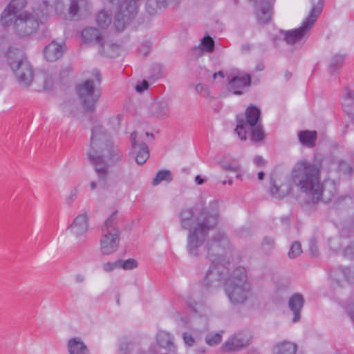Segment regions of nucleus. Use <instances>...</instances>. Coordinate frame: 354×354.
<instances>
[{
  "label": "nucleus",
  "mask_w": 354,
  "mask_h": 354,
  "mask_svg": "<svg viewBox=\"0 0 354 354\" xmlns=\"http://www.w3.org/2000/svg\"><path fill=\"white\" fill-rule=\"evenodd\" d=\"M218 216L216 209L199 204L184 207L178 212L180 227L188 231V252L197 257L205 250L207 258L213 263L225 261L229 265L232 257L227 236L223 232H217L207 241L209 231L218 223Z\"/></svg>",
  "instance_id": "nucleus-1"
},
{
  "label": "nucleus",
  "mask_w": 354,
  "mask_h": 354,
  "mask_svg": "<svg viewBox=\"0 0 354 354\" xmlns=\"http://www.w3.org/2000/svg\"><path fill=\"white\" fill-rule=\"evenodd\" d=\"M292 177L295 185L311 203H328L337 193L335 181L327 179L321 183L319 168L306 161H299L294 166Z\"/></svg>",
  "instance_id": "nucleus-2"
},
{
  "label": "nucleus",
  "mask_w": 354,
  "mask_h": 354,
  "mask_svg": "<svg viewBox=\"0 0 354 354\" xmlns=\"http://www.w3.org/2000/svg\"><path fill=\"white\" fill-rule=\"evenodd\" d=\"M88 157L94 165L100 180L104 182L109 168L105 160L117 162L122 159L123 154L120 148L114 145L106 129L97 124L92 129Z\"/></svg>",
  "instance_id": "nucleus-3"
},
{
  "label": "nucleus",
  "mask_w": 354,
  "mask_h": 354,
  "mask_svg": "<svg viewBox=\"0 0 354 354\" xmlns=\"http://www.w3.org/2000/svg\"><path fill=\"white\" fill-rule=\"evenodd\" d=\"M27 0H12L1 15V25L19 37H27L35 32L40 19L35 12L26 10Z\"/></svg>",
  "instance_id": "nucleus-4"
},
{
  "label": "nucleus",
  "mask_w": 354,
  "mask_h": 354,
  "mask_svg": "<svg viewBox=\"0 0 354 354\" xmlns=\"http://www.w3.org/2000/svg\"><path fill=\"white\" fill-rule=\"evenodd\" d=\"M224 288L232 305L241 306L245 304L251 290L245 268H234L226 280Z\"/></svg>",
  "instance_id": "nucleus-5"
},
{
  "label": "nucleus",
  "mask_w": 354,
  "mask_h": 354,
  "mask_svg": "<svg viewBox=\"0 0 354 354\" xmlns=\"http://www.w3.org/2000/svg\"><path fill=\"white\" fill-rule=\"evenodd\" d=\"M82 1L83 0H38L33 11L40 20H46L53 15H67L73 19L79 16Z\"/></svg>",
  "instance_id": "nucleus-6"
},
{
  "label": "nucleus",
  "mask_w": 354,
  "mask_h": 354,
  "mask_svg": "<svg viewBox=\"0 0 354 354\" xmlns=\"http://www.w3.org/2000/svg\"><path fill=\"white\" fill-rule=\"evenodd\" d=\"M261 111L255 106L248 107L245 115L237 116V124L234 132L241 140H245L247 133L250 132L254 141H261L264 138L262 126L259 122Z\"/></svg>",
  "instance_id": "nucleus-7"
},
{
  "label": "nucleus",
  "mask_w": 354,
  "mask_h": 354,
  "mask_svg": "<svg viewBox=\"0 0 354 354\" xmlns=\"http://www.w3.org/2000/svg\"><path fill=\"white\" fill-rule=\"evenodd\" d=\"M312 3L313 7L309 15L303 21L299 28L281 31L287 44L301 45L304 42L323 8V0H312Z\"/></svg>",
  "instance_id": "nucleus-8"
},
{
  "label": "nucleus",
  "mask_w": 354,
  "mask_h": 354,
  "mask_svg": "<svg viewBox=\"0 0 354 354\" xmlns=\"http://www.w3.org/2000/svg\"><path fill=\"white\" fill-rule=\"evenodd\" d=\"M118 222V212L115 211L105 220L102 227L100 250L103 255H111L119 248L120 230Z\"/></svg>",
  "instance_id": "nucleus-9"
},
{
  "label": "nucleus",
  "mask_w": 354,
  "mask_h": 354,
  "mask_svg": "<svg viewBox=\"0 0 354 354\" xmlns=\"http://www.w3.org/2000/svg\"><path fill=\"white\" fill-rule=\"evenodd\" d=\"M8 64L19 84L27 88L33 80L32 66L24 52L18 48H10L7 53Z\"/></svg>",
  "instance_id": "nucleus-10"
},
{
  "label": "nucleus",
  "mask_w": 354,
  "mask_h": 354,
  "mask_svg": "<svg viewBox=\"0 0 354 354\" xmlns=\"http://www.w3.org/2000/svg\"><path fill=\"white\" fill-rule=\"evenodd\" d=\"M8 64L19 84L27 88L33 80L32 66L24 52L18 48H10L7 53Z\"/></svg>",
  "instance_id": "nucleus-11"
},
{
  "label": "nucleus",
  "mask_w": 354,
  "mask_h": 354,
  "mask_svg": "<svg viewBox=\"0 0 354 354\" xmlns=\"http://www.w3.org/2000/svg\"><path fill=\"white\" fill-rule=\"evenodd\" d=\"M93 77L84 81L77 86L80 101L87 111H93L98 101L101 91L99 85L101 82V74L97 69L93 71Z\"/></svg>",
  "instance_id": "nucleus-12"
},
{
  "label": "nucleus",
  "mask_w": 354,
  "mask_h": 354,
  "mask_svg": "<svg viewBox=\"0 0 354 354\" xmlns=\"http://www.w3.org/2000/svg\"><path fill=\"white\" fill-rule=\"evenodd\" d=\"M106 1L115 6L116 12L113 24L118 31H122L137 15L138 5L136 0Z\"/></svg>",
  "instance_id": "nucleus-13"
},
{
  "label": "nucleus",
  "mask_w": 354,
  "mask_h": 354,
  "mask_svg": "<svg viewBox=\"0 0 354 354\" xmlns=\"http://www.w3.org/2000/svg\"><path fill=\"white\" fill-rule=\"evenodd\" d=\"M211 265L205 272L203 284L208 288L216 289L225 283L229 274V268L225 261H211Z\"/></svg>",
  "instance_id": "nucleus-14"
},
{
  "label": "nucleus",
  "mask_w": 354,
  "mask_h": 354,
  "mask_svg": "<svg viewBox=\"0 0 354 354\" xmlns=\"http://www.w3.org/2000/svg\"><path fill=\"white\" fill-rule=\"evenodd\" d=\"M131 151L136 162L143 165L149 158V151L147 144L144 142L142 136H138L136 131L131 133L130 136Z\"/></svg>",
  "instance_id": "nucleus-15"
},
{
  "label": "nucleus",
  "mask_w": 354,
  "mask_h": 354,
  "mask_svg": "<svg viewBox=\"0 0 354 354\" xmlns=\"http://www.w3.org/2000/svg\"><path fill=\"white\" fill-rule=\"evenodd\" d=\"M252 339V332L243 330L234 333L222 346L224 351H236L250 344Z\"/></svg>",
  "instance_id": "nucleus-16"
},
{
  "label": "nucleus",
  "mask_w": 354,
  "mask_h": 354,
  "mask_svg": "<svg viewBox=\"0 0 354 354\" xmlns=\"http://www.w3.org/2000/svg\"><path fill=\"white\" fill-rule=\"evenodd\" d=\"M292 183L295 185L292 175L290 177L281 176L276 180L270 181L269 193L274 198L282 199L290 193Z\"/></svg>",
  "instance_id": "nucleus-17"
},
{
  "label": "nucleus",
  "mask_w": 354,
  "mask_h": 354,
  "mask_svg": "<svg viewBox=\"0 0 354 354\" xmlns=\"http://www.w3.org/2000/svg\"><path fill=\"white\" fill-rule=\"evenodd\" d=\"M248 1L253 4L254 14L259 24H267L270 21L272 15V6L275 1L248 0Z\"/></svg>",
  "instance_id": "nucleus-18"
},
{
  "label": "nucleus",
  "mask_w": 354,
  "mask_h": 354,
  "mask_svg": "<svg viewBox=\"0 0 354 354\" xmlns=\"http://www.w3.org/2000/svg\"><path fill=\"white\" fill-rule=\"evenodd\" d=\"M68 230L76 239L82 243H85L84 237L88 230V216L86 212L77 215L73 223L68 226Z\"/></svg>",
  "instance_id": "nucleus-19"
},
{
  "label": "nucleus",
  "mask_w": 354,
  "mask_h": 354,
  "mask_svg": "<svg viewBox=\"0 0 354 354\" xmlns=\"http://www.w3.org/2000/svg\"><path fill=\"white\" fill-rule=\"evenodd\" d=\"M156 343L162 348L171 354L177 352L178 346L175 343V337L171 333L165 330H159L156 334Z\"/></svg>",
  "instance_id": "nucleus-20"
},
{
  "label": "nucleus",
  "mask_w": 354,
  "mask_h": 354,
  "mask_svg": "<svg viewBox=\"0 0 354 354\" xmlns=\"http://www.w3.org/2000/svg\"><path fill=\"white\" fill-rule=\"evenodd\" d=\"M65 50V43L54 40L44 49V55L48 62H55L61 58Z\"/></svg>",
  "instance_id": "nucleus-21"
},
{
  "label": "nucleus",
  "mask_w": 354,
  "mask_h": 354,
  "mask_svg": "<svg viewBox=\"0 0 354 354\" xmlns=\"http://www.w3.org/2000/svg\"><path fill=\"white\" fill-rule=\"evenodd\" d=\"M99 53L107 57H114L119 55L120 51V45L113 42L106 37L101 41L97 46Z\"/></svg>",
  "instance_id": "nucleus-22"
},
{
  "label": "nucleus",
  "mask_w": 354,
  "mask_h": 354,
  "mask_svg": "<svg viewBox=\"0 0 354 354\" xmlns=\"http://www.w3.org/2000/svg\"><path fill=\"white\" fill-rule=\"evenodd\" d=\"M251 83V78L249 75H241L235 76L229 81L228 90L234 94H242L241 89L249 86Z\"/></svg>",
  "instance_id": "nucleus-23"
},
{
  "label": "nucleus",
  "mask_w": 354,
  "mask_h": 354,
  "mask_svg": "<svg viewBox=\"0 0 354 354\" xmlns=\"http://www.w3.org/2000/svg\"><path fill=\"white\" fill-rule=\"evenodd\" d=\"M304 298L300 294L293 295L289 299L288 306L293 313L292 322H297L301 318V310L304 306Z\"/></svg>",
  "instance_id": "nucleus-24"
},
{
  "label": "nucleus",
  "mask_w": 354,
  "mask_h": 354,
  "mask_svg": "<svg viewBox=\"0 0 354 354\" xmlns=\"http://www.w3.org/2000/svg\"><path fill=\"white\" fill-rule=\"evenodd\" d=\"M330 276L339 283L344 279L350 283H354V267L338 268L331 272Z\"/></svg>",
  "instance_id": "nucleus-25"
},
{
  "label": "nucleus",
  "mask_w": 354,
  "mask_h": 354,
  "mask_svg": "<svg viewBox=\"0 0 354 354\" xmlns=\"http://www.w3.org/2000/svg\"><path fill=\"white\" fill-rule=\"evenodd\" d=\"M180 0H146L145 10L149 15H155L169 4L176 3Z\"/></svg>",
  "instance_id": "nucleus-26"
},
{
  "label": "nucleus",
  "mask_w": 354,
  "mask_h": 354,
  "mask_svg": "<svg viewBox=\"0 0 354 354\" xmlns=\"http://www.w3.org/2000/svg\"><path fill=\"white\" fill-rule=\"evenodd\" d=\"M153 113L158 118H164L169 115V103L165 98L158 99L151 106Z\"/></svg>",
  "instance_id": "nucleus-27"
},
{
  "label": "nucleus",
  "mask_w": 354,
  "mask_h": 354,
  "mask_svg": "<svg viewBox=\"0 0 354 354\" xmlns=\"http://www.w3.org/2000/svg\"><path fill=\"white\" fill-rule=\"evenodd\" d=\"M82 37L85 41L98 46L105 36L102 35L98 29L88 27L82 30Z\"/></svg>",
  "instance_id": "nucleus-28"
},
{
  "label": "nucleus",
  "mask_w": 354,
  "mask_h": 354,
  "mask_svg": "<svg viewBox=\"0 0 354 354\" xmlns=\"http://www.w3.org/2000/svg\"><path fill=\"white\" fill-rule=\"evenodd\" d=\"M297 350V345L287 340L279 342L272 347L273 354H295Z\"/></svg>",
  "instance_id": "nucleus-29"
},
{
  "label": "nucleus",
  "mask_w": 354,
  "mask_h": 354,
  "mask_svg": "<svg viewBox=\"0 0 354 354\" xmlns=\"http://www.w3.org/2000/svg\"><path fill=\"white\" fill-rule=\"evenodd\" d=\"M95 22L100 28L106 29L113 22L111 12L105 8L100 10L95 15Z\"/></svg>",
  "instance_id": "nucleus-30"
},
{
  "label": "nucleus",
  "mask_w": 354,
  "mask_h": 354,
  "mask_svg": "<svg viewBox=\"0 0 354 354\" xmlns=\"http://www.w3.org/2000/svg\"><path fill=\"white\" fill-rule=\"evenodd\" d=\"M67 347L69 354H83L88 351L87 346L80 337L69 339Z\"/></svg>",
  "instance_id": "nucleus-31"
},
{
  "label": "nucleus",
  "mask_w": 354,
  "mask_h": 354,
  "mask_svg": "<svg viewBox=\"0 0 354 354\" xmlns=\"http://www.w3.org/2000/svg\"><path fill=\"white\" fill-rule=\"evenodd\" d=\"M299 141L309 147H313L315 145L317 140V132L315 131H302L299 133Z\"/></svg>",
  "instance_id": "nucleus-32"
},
{
  "label": "nucleus",
  "mask_w": 354,
  "mask_h": 354,
  "mask_svg": "<svg viewBox=\"0 0 354 354\" xmlns=\"http://www.w3.org/2000/svg\"><path fill=\"white\" fill-rule=\"evenodd\" d=\"M171 180V173L169 170H160L153 178L152 185L156 186L164 180L170 182Z\"/></svg>",
  "instance_id": "nucleus-33"
},
{
  "label": "nucleus",
  "mask_w": 354,
  "mask_h": 354,
  "mask_svg": "<svg viewBox=\"0 0 354 354\" xmlns=\"http://www.w3.org/2000/svg\"><path fill=\"white\" fill-rule=\"evenodd\" d=\"M345 59V55L343 54H335L329 63V70L330 73H333L344 62Z\"/></svg>",
  "instance_id": "nucleus-34"
},
{
  "label": "nucleus",
  "mask_w": 354,
  "mask_h": 354,
  "mask_svg": "<svg viewBox=\"0 0 354 354\" xmlns=\"http://www.w3.org/2000/svg\"><path fill=\"white\" fill-rule=\"evenodd\" d=\"M275 242L272 237L265 236L262 239L261 248L262 251L266 254H270L274 248Z\"/></svg>",
  "instance_id": "nucleus-35"
},
{
  "label": "nucleus",
  "mask_w": 354,
  "mask_h": 354,
  "mask_svg": "<svg viewBox=\"0 0 354 354\" xmlns=\"http://www.w3.org/2000/svg\"><path fill=\"white\" fill-rule=\"evenodd\" d=\"M223 332L209 333L205 337V342L211 346L220 344L222 341Z\"/></svg>",
  "instance_id": "nucleus-36"
},
{
  "label": "nucleus",
  "mask_w": 354,
  "mask_h": 354,
  "mask_svg": "<svg viewBox=\"0 0 354 354\" xmlns=\"http://www.w3.org/2000/svg\"><path fill=\"white\" fill-rule=\"evenodd\" d=\"M201 45L202 50L207 53H212L214 49V41L209 35H205L201 39Z\"/></svg>",
  "instance_id": "nucleus-37"
},
{
  "label": "nucleus",
  "mask_w": 354,
  "mask_h": 354,
  "mask_svg": "<svg viewBox=\"0 0 354 354\" xmlns=\"http://www.w3.org/2000/svg\"><path fill=\"white\" fill-rule=\"evenodd\" d=\"M218 163L222 167V169L225 171H239L241 168V165L237 160H233L230 162L219 160Z\"/></svg>",
  "instance_id": "nucleus-38"
},
{
  "label": "nucleus",
  "mask_w": 354,
  "mask_h": 354,
  "mask_svg": "<svg viewBox=\"0 0 354 354\" xmlns=\"http://www.w3.org/2000/svg\"><path fill=\"white\" fill-rule=\"evenodd\" d=\"M354 102V92L346 90V93L343 95L342 105L345 111L349 112V107Z\"/></svg>",
  "instance_id": "nucleus-39"
},
{
  "label": "nucleus",
  "mask_w": 354,
  "mask_h": 354,
  "mask_svg": "<svg viewBox=\"0 0 354 354\" xmlns=\"http://www.w3.org/2000/svg\"><path fill=\"white\" fill-rule=\"evenodd\" d=\"M302 253V248L301 243L299 241H294L288 252V257L290 259H295Z\"/></svg>",
  "instance_id": "nucleus-40"
},
{
  "label": "nucleus",
  "mask_w": 354,
  "mask_h": 354,
  "mask_svg": "<svg viewBox=\"0 0 354 354\" xmlns=\"http://www.w3.org/2000/svg\"><path fill=\"white\" fill-rule=\"evenodd\" d=\"M119 268L124 270H132L138 266V262L133 259H129L127 260H118Z\"/></svg>",
  "instance_id": "nucleus-41"
},
{
  "label": "nucleus",
  "mask_w": 354,
  "mask_h": 354,
  "mask_svg": "<svg viewBox=\"0 0 354 354\" xmlns=\"http://www.w3.org/2000/svg\"><path fill=\"white\" fill-rule=\"evenodd\" d=\"M332 165L337 166L338 167L337 169L340 172H342V173L346 174L351 173L352 168H351V165H349L344 161H342V160L335 161L332 163Z\"/></svg>",
  "instance_id": "nucleus-42"
},
{
  "label": "nucleus",
  "mask_w": 354,
  "mask_h": 354,
  "mask_svg": "<svg viewBox=\"0 0 354 354\" xmlns=\"http://www.w3.org/2000/svg\"><path fill=\"white\" fill-rule=\"evenodd\" d=\"M186 302L187 306L195 313H197L199 312L201 304L196 301V299L192 297L189 296L186 299Z\"/></svg>",
  "instance_id": "nucleus-43"
},
{
  "label": "nucleus",
  "mask_w": 354,
  "mask_h": 354,
  "mask_svg": "<svg viewBox=\"0 0 354 354\" xmlns=\"http://www.w3.org/2000/svg\"><path fill=\"white\" fill-rule=\"evenodd\" d=\"M102 268L106 272H111L114 270L119 268L118 260L113 262H105L102 265Z\"/></svg>",
  "instance_id": "nucleus-44"
},
{
  "label": "nucleus",
  "mask_w": 354,
  "mask_h": 354,
  "mask_svg": "<svg viewBox=\"0 0 354 354\" xmlns=\"http://www.w3.org/2000/svg\"><path fill=\"white\" fill-rule=\"evenodd\" d=\"M342 254L345 257L354 259V241L344 249Z\"/></svg>",
  "instance_id": "nucleus-45"
},
{
  "label": "nucleus",
  "mask_w": 354,
  "mask_h": 354,
  "mask_svg": "<svg viewBox=\"0 0 354 354\" xmlns=\"http://www.w3.org/2000/svg\"><path fill=\"white\" fill-rule=\"evenodd\" d=\"M309 251L313 256L318 255V247H317V241L315 238H312L309 241Z\"/></svg>",
  "instance_id": "nucleus-46"
},
{
  "label": "nucleus",
  "mask_w": 354,
  "mask_h": 354,
  "mask_svg": "<svg viewBox=\"0 0 354 354\" xmlns=\"http://www.w3.org/2000/svg\"><path fill=\"white\" fill-rule=\"evenodd\" d=\"M78 194V189L77 187H74L72 189L67 197L66 198V202L67 204L71 205L72 203H73L76 198H77Z\"/></svg>",
  "instance_id": "nucleus-47"
},
{
  "label": "nucleus",
  "mask_w": 354,
  "mask_h": 354,
  "mask_svg": "<svg viewBox=\"0 0 354 354\" xmlns=\"http://www.w3.org/2000/svg\"><path fill=\"white\" fill-rule=\"evenodd\" d=\"M183 339L185 344L188 346H194L195 339L193 336L189 333L185 332L183 333Z\"/></svg>",
  "instance_id": "nucleus-48"
},
{
  "label": "nucleus",
  "mask_w": 354,
  "mask_h": 354,
  "mask_svg": "<svg viewBox=\"0 0 354 354\" xmlns=\"http://www.w3.org/2000/svg\"><path fill=\"white\" fill-rule=\"evenodd\" d=\"M149 84L147 80H143L140 84H138L136 86V90L138 93H142L145 90H147L148 88Z\"/></svg>",
  "instance_id": "nucleus-49"
},
{
  "label": "nucleus",
  "mask_w": 354,
  "mask_h": 354,
  "mask_svg": "<svg viewBox=\"0 0 354 354\" xmlns=\"http://www.w3.org/2000/svg\"><path fill=\"white\" fill-rule=\"evenodd\" d=\"M195 91L198 93H202L204 92V95L208 96L209 95V91L205 87V85L203 84H198L195 86Z\"/></svg>",
  "instance_id": "nucleus-50"
},
{
  "label": "nucleus",
  "mask_w": 354,
  "mask_h": 354,
  "mask_svg": "<svg viewBox=\"0 0 354 354\" xmlns=\"http://www.w3.org/2000/svg\"><path fill=\"white\" fill-rule=\"evenodd\" d=\"M254 163L257 167H263L266 165V160L261 156H257L254 158Z\"/></svg>",
  "instance_id": "nucleus-51"
},
{
  "label": "nucleus",
  "mask_w": 354,
  "mask_h": 354,
  "mask_svg": "<svg viewBox=\"0 0 354 354\" xmlns=\"http://www.w3.org/2000/svg\"><path fill=\"white\" fill-rule=\"evenodd\" d=\"M85 280V277L82 274H77L75 276V281L77 283H83Z\"/></svg>",
  "instance_id": "nucleus-52"
},
{
  "label": "nucleus",
  "mask_w": 354,
  "mask_h": 354,
  "mask_svg": "<svg viewBox=\"0 0 354 354\" xmlns=\"http://www.w3.org/2000/svg\"><path fill=\"white\" fill-rule=\"evenodd\" d=\"M252 48L250 44H246L241 46V50L243 53H248Z\"/></svg>",
  "instance_id": "nucleus-53"
},
{
  "label": "nucleus",
  "mask_w": 354,
  "mask_h": 354,
  "mask_svg": "<svg viewBox=\"0 0 354 354\" xmlns=\"http://www.w3.org/2000/svg\"><path fill=\"white\" fill-rule=\"evenodd\" d=\"M205 180L203 179L199 175L195 177V182L198 185H202L204 183Z\"/></svg>",
  "instance_id": "nucleus-54"
},
{
  "label": "nucleus",
  "mask_w": 354,
  "mask_h": 354,
  "mask_svg": "<svg viewBox=\"0 0 354 354\" xmlns=\"http://www.w3.org/2000/svg\"><path fill=\"white\" fill-rule=\"evenodd\" d=\"M264 175L265 174H264L263 171H259L258 173V179L260 180H263V178H264Z\"/></svg>",
  "instance_id": "nucleus-55"
},
{
  "label": "nucleus",
  "mask_w": 354,
  "mask_h": 354,
  "mask_svg": "<svg viewBox=\"0 0 354 354\" xmlns=\"http://www.w3.org/2000/svg\"><path fill=\"white\" fill-rule=\"evenodd\" d=\"M97 187V183L95 181L91 183V188L92 190H95Z\"/></svg>",
  "instance_id": "nucleus-56"
},
{
  "label": "nucleus",
  "mask_w": 354,
  "mask_h": 354,
  "mask_svg": "<svg viewBox=\"0 0 354 354\" xmlns=\"http://www.w3.org/2000/svg\"><path fill=\"white\" fill-rule=\"evenodd\" d=\"M350 317L354 323V310H353L350 313Z\"/></svg>",
  "instance_id": "nucleus-57"
},
{
  "label": "nucleus",
  "mask_w": 354,
  "mask_h": 354,
  "mask_svg": "<svg viewBox=\"0 0 354 354\" xmlns=\"http://www.w3.org/2000/svg\"><path fill=\"white\" fill-rule=\"evenodd\" d=\"M217 75L221 77V78H223L224 77V74L222 71H218V73H216Z\"/></svg>",
  "instance_id": "nucleus-58"
},
{
  "label": "nucleus",
  "mask_w": 354,
  "mask_h": 354,
  "mask_svg": "<svg viewBox=\"0 0 354 354\" xmlns=\"http://www.w3.org/2000/svg\"><path fill=\"white\" fill-rule=\"evenodd\" d=\"M145 136L146 137L151 136L152 138H153V135L152 133H148V132H146V133H145Z\"/></svg>",
  "instance_id": "nucleus-59"
},
{
  "label": "nucleus",
  "mask_w": 354,
  "mask_h": 354,
  "mask_svg": "<svg viewBox=\"0 0 354 354\" xmlns=\"http://www.w3.org/2000/svg\"><path fill=\"white\" fill-rule=\"evenodd\" d=\"M120 350L122 351L121 353L120 354H127V349H124L123 351V348H120Z\"/></svg>",
  "instance_id": "nucleus-60"
},
{
  "label": "nucleus",
  "mask_w": 354,
  "mask_h": 354,
  "mask_svg": "<svg viewBox=\"0 0 354 354\" xmlns=\"http://www.w3.org/2000/svg\"><path fill=\"white\" fill-rule=\"evenodd\" d=\"M257 69H258L259 71H262V70H263V66H262V65H259V66H257Z\"/></svg>",
  "instance_id": "nucleus-61"
},
{
  "label": "nucleus",
  "mask_w": 354,
  "mask_h": 354,
  "mask_svg": "<svg viewBox=\"0 0 354 354\" xmlns=\"http://www.w3.org/2000/svg\"><path fill=\"white\" fill-rule=\"evenodd\" d=\"M217 76H218V75H217L216 73H214L212 75L213 80H215V79L216 78V77H217Z\"/></svg>",
  "instance_id": "nucleus-62"
},
{
  "label": "nucleus",
  "mask_w": 354,
  "mask_h": 354,
  "mask_svg": "<svg viewBox=\"0 0 354 354\" xmlns=\"http://www.w3.org/2000/svg\"><path fill=\"white\" fill-rule=\"evenodd\" d=\"M197 351H198V352H201V353H205V349H204V348H201V349H198V350H197Z\"/></svg>",
  "instance_id": "nucleus-63"
},
{
  "label": "nucleus",
  "mask_w": 354,
  "mask_h": 354,
  "mask_svg": "<svg viewBox=\"0 0 354 354\" xmlns=\"http://www.w3.org/2000/svg\"><path fill=\"white\" fill-rule=\"evenodd\" d=\"M232 183H233V181H232V179H230V180L227 181V183H228L230 185H232Z\"/></svg>",
  "instance_id": "nucleus-64"
}]
</instances>
